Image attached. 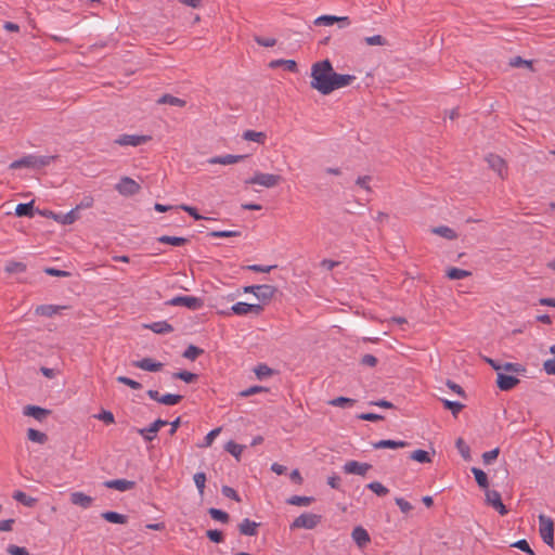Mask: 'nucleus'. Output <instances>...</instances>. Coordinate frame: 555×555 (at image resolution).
<instances>
[{
	"label": "nucleus",
	"instance_id": "338daca9",
	"mask_svg": "<svg viewBox=\"0 0 555 555\" xmlns=\"http://www.w3.org/2000/svg\"><path fill=\"white\" fill-rule=\"evenodd\" d=\"M512 546L514 547H517L519 548L520 551L522 552H526L528 554H531V555H534L533 551L531 550L529 543L527 542V540L522 539V540H518L517 542H515L514 544H512Z\"/></svg>",
	"mask_w": 555,
	"mask_h": 555
},
{
	"label": "nucleus",
	"instance_id": "e433bc0d",
	"mask_svg": "<svg viewBox=\"0 0 555 555\" xmlns=\"http://www.w3.org/2000/svg\"><path fill=\"white\" fill-rule=\"evenodd\" d=\"M502 370L515 374H521L524 375L527 370L526 367L520 363H513V362H504L502 363Z\"/></svg>",
	"mask_w": 555,
	"mask_h": 555
},
{
	"label": "nucleus",
	"instance_id": "4be33fe9",
	"mask_svg": "<svg viewBox=\"0 0 555 555\" xmlns=\"http://www.w3.org/2000/svg\"><path fill=\"white\" fill-rule=\"evenodd\" d=\"M351 537L360 547L365 546L371 541L367 531L361 526L352 530Z\"/></svg>",
	"mask_w": 555,
	"mask_h": 555
},
{
	"label": "nucleus",
	"instance_id": "e2e57ef3",
	"mask_svg": "<svg viewBox=\"0 0 555 555\" xmlns=\"http://www.w3.org/2000/svg\"><path fill=\"white\" fill-rule=\"evenodd\" d=\"M358 418L359 420H362V421H369V422H377V421H383L384 420V416L380 415V414H376V413H371V412H367V413H361L358 415Z\"/></svg>",
	"mask_w": 555,
	"mask_h": 555
},
{
	"label": "nucleus",
	"instance_id": "412c9836",
	"mask_svg": "<svg viewBox=\"0 0 555 555\" xmlns=\"http://www.w3.org/2000/svg\"><path fill=\"white\" fill-rule=\"evenodd\" d=\"M271 69L283 67L285 70L296 73L298 70L297 63L294 60H273L268 65Z\"/></svg>",
	"mask_w": 555,
	"mask_h": 555
},
{
	"label": "nucleus",
	"instance_id": "864d4df0",
	"mask_svg": "<svg viewBox=\"0 0 555 555\" xmlns=\"http://www.w3.org/2000/svg\"><path fill=\"white\" fill-rule=\"evenodd\" d=\"M202 353V350L197 348L196 346L190 345L183 352V357L189 360H195L199 354Z\"/></svg>",
	"mask_w": 555,
	"mask_h": 555
},
{
	"label": "nucleus",
	"instance_id": "1a4fd4ad",
	"mask_svg": "<svg viewBox=\"0 0 555 555\" xmlns=\"http://www.w3.org/2000/svg\"><path fill=\"white\" fill-rule=\"evenodd\" d=\"M170 306H183L192 310L201 308L202 300L194 296H176L168 301Z\"/></svg>",
	"mask_w": 555,
	"mask_h": 555
},
{
	"label": "nucleus",
	"instance_id": "4468645a",
	"mask_svg": "<svg viewBox=\"0 0 555 555\" xmlns=\"http://www.w3.org/2000/svg\"><path fill=\"white\" fill-rule=\"evenodd\" d=\"M372 466L367 463H359L357 461H349L344 465V472L347 474H354L364 476Z\"/></svg>",
	"mask_w": 555,
	"mask_h": 555
},
{
	"label": "nucleus",
	"instance_id": "a18cd8bd",
	"mask_svg": "<svg viewBox=\"0 0 555 555\" xmlns=\"http://www.w3.org/2000/svg\"><path fill=\"white\" fill-rule=\"evenodd\" d=\"M208 513L212 519L220 522H227L229 519V515L225 512L215 507L209 508Z\"/></svg>",
	"mask_w": 555,
	"mask_h": 555
},
{
	"label": "nucleus",
	"instance_id": "052dcab7",
	"mask_svg": "<svg viewBox=\"0 0 555 555\" xmlns=\"http://www.w3.org/2000/svg\"><path fill=\"white\" fill-rule=\"evenodd\" d=\"M95 417L103 421L105 424H113L115 422L114 414L111 411L103 410Z\"/></svg>",
	"mask_w": 555,
	"mask_h": 555
},
{
	"label": "nucleus",
	"instance_id": "423d86ee",
	"mask_svg": "<svg viewBox=\"0 0 555 555\" xmlns=\"http://www.w3.org/2000/svg\"><path fill=\"white\" fill-rule=\"evenodd\" d=\"M282 177L279 175L256 172L251 178L246 179L245 183L259 184L264 188H274L280 183Z\"/></svg>",
	"mask_w": 555,
	"mask_h": 555
},
{
	"label": "nucleus",
	"instance_id": "a19ab883",
	"mask_svg": "<svg viewBox=\"0 0 555 555\" xmlns=\"http://www.w3.org/2000/svg\"><path fill=\"white\" fill-rule=\"evenodd\" d=\"M27 437L30 441L37 442V443H44L47 440V435L44 433H41L34 428H29L27 430Z\"/></svg>",
	"mask_w": 555,
	"mask_h": 555
},
{
	"label": "nucleus",
	"instance_id": "0eeeda50",
	"mask_svg": "<svg viewBox=\"0 0 555 555\" xmlns=\"http://www.w3.org/2000/svg\"><path fill=\"white\" fill-rule=\"evenodd\" d=\"M321 520V516L312 513H304L291 525V529H298V528H305V529H313L318 526V524Z\"/></svg>",
	"mask_w": 555,
	"mask_h": 555
},
{
	"label": "nucleus",
	"instance_id": "f3484780",
	"mask_svg": "<svg viewBox=\"0 0 555 555\" xmlns=\"http://www.w3.org/2000/svg\"><path fill=\"white\" fill-rule=\"evenodd\" d=\"M133 366L149 372H157L163 367V363L154 361L151 358H143L141 360L133 361Z\"/></svg>",
	"mask_w": 555,
	"mask_h": 555
},
{
	"label": "nucleus",
	"instance_id": "393cba45",
	"mask_svg": "<svg viewBox=\"0 0 555 555\" xmlns=\"http://www.w3.org/2000/svg\"><path fill=\"white\" fill-rule=\"evenodd\" d=\"M144 326L156 334H166L173 331V327L167 321H157Z\"/></svg>",
	"mask_w": 555,
	"mask_h": 555
},
{
	"label": "nucleus",
	"instance_id": "774afa93",
	"mask_svg": "<svg viewBox=\"0 0 555 555\" xmlns=\"http://www.w3.org/2000/svg\"><path fill=\"white\" fill-rule=\"evenodd\" d=\"M543 369L548 375H555V357L543 363Z\"/></svg>",
	"mask_w": 555,
	"mask_h": 555
},
{
	"label": "nucleus",
	"instance_id": "ddd939ff",
	"mask_svg": "<svg viewBox=\"0 0 555 555\" xmlns=\"http://www.w3.org/2000/svg\"><path fill=\"white\" fill-rule=\"evenodd\" d=\"M43 215L47 216V217L52 218L56 222H59L61 224H64V225L73 224L78 219V215L76 214V209H72V210H69L66 214H56V212H53V211H49V212H44Z\"/></svg>",
	"mask_w": 555,
	"mask_h": 555
},
{
	"label": "nucleus",
	"instance_id": "8fccbe9b",
	"mask_svg": "<svg viewBox=\"0 0 555 555\" xmlns=\"http://www.w3.org/2000/svg\"><path fill=\"white\" fill-rule=\"evenodd\" d=\"M225 450L230 452L232 455H234L236 459H240V455L243 452V446L235 443L233 441H230L225 446Z\"/></svg>",
	"mask_w": 555,
	"mask_h": 555
},
{
	"label": "nucleus",
	"instance_id": "a878e982",
	"mask_svg": "<svg viewBox=\"0 0 555 555\" xmlns=\"http://www.w3.org/2000/svg\"><path fill=\"white\" fill-rule=\"evenodd\" d=\"M430 231H431V233L437 234V235H439L443 238H447L449 241L457 238V233L453 229H451L447 225L435 227Z\"/></svg>",
	"mask_w": 555,
	"mask_h": 555
},
{
	"label": "nucleus",
	"instance_id": "9b49d317",
	"mask_svg": "<svg viewBox=\"0 0 555 555\" xmlns=\"http://www.w3.org/2000/svg\"><path fill=\"white\" fill-rule=\"evenodd\" d=\"M486 160H487L489 167L492 170H494L495 172H498V175L501 178L505 177L507 168H506L505 160L501 156L495 155V154H489L486 157Z\"/></svg>",
	"mask_w": 555,
	"mask_h": 555
},
{
	"label": "nucleus",
	"instance_id": "0e129e2a",
	"mask_svg": "<svg viewBox=\"0 0 555 555\" xmlns=\"http://www.w3.org/2000/svg\"><path fill=\"white\" fill-rule=\"evenodd\" d=\"M395 502L396 504L399 506L400 511L404 514H408L409 512L412 511L413 506L411 505V503H409L406 500H404L403 498H396L395 499Z\"/></svg>",
	"mask_w": 555,
	"mask_h": 555
},
{
	"label": "nucleus",
	"instance_id": "ea45409f",
	"mask_svg": "<svg viewBox=\"0 0 555 555\" xmlns=\"http://www.w3.org/2000/svg\"><path fill=\"white\" fill-rule=\"evenodd\" d=\"M138 434L145 440V441H153L156 437L157 429L152 426V424L147 427L138 429Z\"/></svg>",
	"mask_w": 555,
	"mask_h": 555
},
{
	"label": "nucleus",
	"instance_id": "cd10ccee",
	"mask_svg": "<svg viewBox=\"0 0 555 555\" xmlns=\"http://www.w3.org/2000/svg\"><path fill=\"white\" fill-rule=\"evenodd\" d=\"M472 473L475 477V480L477 482V485L481 488V489H486L488 490L489 488V480H488V476L487 474L480 469V468H477V467H472Z\"/></svg>",
	"mask_w": 555,
	"mask_h": 555
},
{
	"label": "nucleus",
	"instance_id": "4d7b16f0",
	"mask_svg": "<svg viewBox=\"0 0 555 555\" xmlns=\"http://www.w3.org/2000/svg\"><path fill=\"white\" fill-rule=\"evenodd\" d=\"M263 310V304H247L245 302V314L253 313V314H260V312Z\"/></svg>",
	"mask_w": 555,
	"mask_h": 555
},
{
	"label": "nucleus",
	"instance_id": "2eb2a0df",
	"mask_svg": "<svg viewBox=\"0 0 555 555\" xmlns=\"http://www.w3.org/2000/svg\"><path fill=\"white\" fill-rule=\"evenodd\" d=\"M104 486L108 489H114L120 492H125L134 488L135 482L127 479H113L104 482Z\"/></svg>",
	"mask_w": 555,
	"mask_h": 555
},
{
	"label": "nucleus",
	"instance_id": "49530a36",
	"mask_svg": "<svg viewBox=\"0 0 555 555\" xmlns=\"http://www.w3.org/2000/svg\"><path fill=\"white\" fill-rule=\"evenodd\" d=\"M338 20V16H334V15H322V16H319L315 21H314V24L315 25H323V26H332L336 23V21Z\"/></svg>",
	"mask_w": 555,
	"mask_h": 555
},
{
	"label": "nucleus",
	"instance_id": "bb28decb",
	"mask_svg": "<svg viewBox=\"0 0 555 555\" xmlns=\"http://www.w3.org/2000/svg\"><path fill=\"white\" fill-rule=\"evenodd\" d=\"M254 373L257 379L263 380L274 375L275 371L269 367L267 364L260 363L254 369Z\"/></svg>",
	"mask_w": 555,
	"mask_h": 555
},
{
	"label": "nucleus",
	"instance_id": "c9c22d12",
	"mask_svg": "<svg viewBox=\"0 0 555 555\" xmlns=\"http://www.w3.org/2000/svg\"><path fill=\"white\" fill-rule=\"evenodd\" d=\"M410 459L420 463H431L429 453L425 450H415L410 454Z\"/></svg>",
	"mask_w": 555,
	"mask_h": 555
},
{
	"label": "nucleus",
	"instance_id": "c85d7f7f",
	"mask_svg": "<svg viewBox=\"0 0 555 555\" xmlns=\"http://www.w3.org/2000/svg\"><path fill=\"white\" fill-rule=\"evenodd\" d=\"M106 521L108 522H112V524H120V525H124L127 522V516L126 515H122V514H119L117 512H112V511H108V512H104L102 513L101 515Z\"/></svg>",
	"mask_w": 555,
	"mask_h": 555
},
{
	"label": "nucleus",
	"instance_id": "6e6552de",
	"mask_svg": "<svg viewBox=\"0 0 555 555\" xmlns=\"http://www.w3.org/2000/svg\"><path fill=\"white\" fill-rule=\"evenodd\" d=\"M115 189L120 195L131 196L140 191V184L129 177H122Z\"/></svg>",
	"mask_w": 555,
	"mask_h": 555
},
{
	"label": "nucleus",
	"instance_id": "2f4dec72",
	"mask_svg": "<svg viewBox=\"0 0 555 555\" xmlns=\"http://www.w3.org/2000/svg\"><path fill=\"white\" fill-rule=\"evenodd\" d=\"M441 402L443 404V408L446 410L451 411V413L454 417H456L457 414L464 409V404H462L461 402H457V401L442 399Z\"/></svg>",
	"mask_w": 555,
	"mask_h": 555
},
{
	"label": "nucleus",
	"instance_id": "09e8293b",
	"mask_svg": "<svg viewBox=\"0 0 555 555\" xmlns=\"http://www.w3.org/2000/svg\"><path fill=\"white\" fill-rule=\"evenodd\" d=\"M196 488L198 489L199 494L204 493L205 483H206V475L203 472L196 473L193 477Z\"/></svg>",
	"mask_w": 555,
	"mask_h": 555
},
{
	"label": "nucleus",
	"instance_id": "37998d69",
	"mask_svg": "<svg viewBox=\"0 0 555 555\" xmlns=\"http://www.w3.org/2000/svg\"><path fill=\"white\" fill-rule=\"evenodd\" d=\"M366 487L378 496H385L389 492L379 481H372Z\"/></svg>",
	"mask_w": 555,
	"mask_h": 555
},
{
	"label": "nucleus",
	"instance_id": "6ab92c4d",
	"mask_svg": "<svg viewBox=\"0 0 555 555\" xmlns=\"http://www.w3.org/2000/svg\"><path fill=\"white\" fill-rule=\"evenodd\" d=\"M64 309H66L65 306L40 305L36 308L35 312H36V314L42 315V317H53L55 314L61 313Z\"/></svg>",
	"mask_w": 555,
	"mask_h": 555
},
{
	"label": "nucleus",
	"instance_id": "72a5a7b5",
	"mask_svg": "<svg viewBox=\"0 0 555 555\" xmlns=\"http://www.w3.org/2000/svg\"><path fill=\"white\" fill-rule=\"evenodd\" d=\"M159 243L169 244L172 246H182L184 245L188 240L185 237L180 236H169V235H163L157 238Z\"/></svg>",
	"mask_w": 555,
	"mask_h": 555
},
{
	"label": "nucleus",
	"instance_id": "79ce46f5",
	"mask_svg": "<svg viewBox=\"0 0 555 555\" xmlns=\"http://www.w3.org/2000/svg\"><path fill=\"white\" fill-rule=\"evenodd\" d=\"M181 399L182 396L180 395L166 393L163 395L162 398H159V403L165 405H176L181 401Z\"/></svg>",
	"mask_w": 555,
	"mask_h": 555
},
{
	"label": "nucleus",
	"instance_id": "f03ea898",
	"mask_svg": "<svg viewBox=\"0 0 555 555\" xmlns=\"http://www.w3.org/2000/svg\"><path fill=\"white\" fill-rule=\"evenodd\" d=\"M54 159V156H46V155H34L29 154L20 159H16L10 164L11 169L18 168H31V169H40L50 165V163Z\"/></svg>",
	"mask_w": 555,
	"mask_h": 555
},
{
	"label": "nucleus",
	"instance_id": "680f3d73",
	"mask_svg": "<svg viewBox=\"0 0 555 555\" xmlns=\"http://www.w3.org/2000/svg\"><path fill=\"white\" fill-rule=\"evenodd\" d=\"M509 65L512 67H521V66H527V67H532V62L531 61H527V60H524L521 59L520 56H515L513 59H511L509 61Z\"/></svg>",
	"mask_w": 555,
	"mask_h": 555
},
{
	"label": "nucleus",
	"instance_id": "9d476101",
	"mask_svg": "<svg viewBox=\"0 0 555 555\" xmlns=\"http://www.w3.org/2000/svg\"><path fill=\"white\" fill-rule=\"evenodd\" d=\"M150 139L149 135L122 134L115 140V143L121 146H138L146 143Z\"/></svg>",
	"mask_w": 555,
	"mask_h": 555
},
{
	"label": "nucleus",
	"instance_id": "39448f33",
	"mask_svg": "<svg viewBox=\"0 0 555 555\" xmlns=\"http://www.w3.org/2000/svg\"><path fill=\"white\" fill-rule=\"evenodd\" d=\"M539 531L543 542L550 546L554 544V522L551 517L541 514L539 516Z\"/></svg>",
	"mask_w": 555,
	"mask_h": 555
},
{
	"label": "nucleus",
	"instance_id": "6e6d98bb",
	"mask_svg": "<svg viewBox=\"0 0 555 555\" xmlns=\"http://www.w3.org/2000/svg\"><path fill=\"white\" fill-rule=\"evenodd\" d=\"M446 385L450 390H452L456 395L461 396L462 398H466L465 390L459 384L454 383L451 379H447Z\"/></svg>",
	"mask_w": 555,
	"mask_h": 555
},
{
	"label": "nucleus",
	"instance_id": "473e14b6",
	"mask_svg": "<svg viewBox=\"0 0 555 555\" xmlns=\"http://www.w3.org/2000/svg\"><path fill=\"white\" fill-rule=\"evenodd\" d=\"M157 103L158 104H169L172 106H184L185 105L184 100L173 96V95H170V94H164L163 96H160L157 100Z\"/></svg>",
	"mask_w": 555,
	"mask_h": 555
},
{
	"label": "nucleus",
	"instance_id": "5701e85b",
	"mask_svg": "<svg viewBox=\"0 0 555 555\" xmlns=\"http://www.w3.org/2000/svg\"><path fill=\"white\" fill-rule=\"evenodd\" d=\"M409 446V442L402 440H379L373 443L374 449H399L405 448Z\"/></svg>",
	"mask_w": 555,
	"mask_h": 555
},
{
	"label": "nucleus",
	"instance_id": "bf43d9fd",
	"mask_svg": "<svg viewBox=\"0 0 555 555\" xmlns=\"http://www.w3.org/2000/svg\"><path fill=\"white\" fill-rule=\"evenodd\" d=\"M255 41L261 47H273L276 43V39L270 37L255 36Z\"/></svg>",
	"mask_w": 555,
	"mask_h": 555
},
{
	"label": "nucleus",
	"instance_id": "3c124183",
	"mask_svg": "<svg viewBox=\"0 0 555 555\" xmlns=\"http://www.w3.org/2000/svg\"><path fill=\"white\" fill-rule=\"evenodd\" d=\"M499 454H500V449L499 448H495V449H493L491 451L485 452L482 454V462H483V464L485 465L491 464L494 460L498 459Z\"/></svg>",
	"mask_w": 555,
	"mask_h": 555
},
{
	"label": "nucleus",
	"instance_id": "5fc2aeb1",
	"mask_svg": "<svg viewBox=\"0 0 555 555\" xmlns=\"http://www.w3.org/2000/svg\"><path fill=\"white\" fill-rule=\"evenodd\" d=\"M116 379L118 383L127 385L132 389H141L142 388V385L139 382L131 379L129 377L118 376Z\"/></svg>",
	"mask_w": 555,
	"mask_h": 555
},
{
	"label": "nucleus",
	"instance_id": "f257e3e1",
	"mask_svg": "<svg viewBox=\"0 0 555 555\" xmlns=\"http://www.w3.org/2000/svg\"><path fill=\"white\" fill-rule=\"evenodd\" d=\"M334 68L330 60L319 61L311 66L310 86L323 95L332 93Z\"/></svg>",
	"mask_w": 555,
	"mask_h": 555
},
{
	"label": "nucleus",
	"instance_id": "13d9d810",
	"mask_svg": "<svg viewBox=\"0 0 555 555\" xmlns=\"http://www.w3.org/2000/svg\"><path fill=\"white\" fill-rule=\"evenodd\" d=\"M7 552L10 555H30L29 552L25 547L17 546V545H14V544L8 545Z\"/></svg>",
	"mask_w": 555,
	"mask_h": 555
},
{
	"label": "nucleus",
	"instance_id": "4c0bfd02",
	"mask_svg": "<svg viewBox=\"0 0 555 555\" xmlns=\"http://www.w3.org/2000/svg\"><path fill=\"white\" fill-rule=\"evenodd\" d=\"M356 403L354 399L347 398V397H337L328 401V404L332 406H339V408H350Z\"/></svg>",
	"mask_w": 555,
	"mask_h": 555
},
{
	"label": "nucleus",
	"instance_id": "f704fd0d",
	"mask_svg": "<svg viewBox=\"0 0 555 555\" xmlns=\"http://www.w3.org/2000/svg\"><path fill=\"white\" fill-rule=\"evenodd\" d=\"M455 447L465 461L470 460V448L463 438L456 439Z\"/></svg>",
	"mask_w": 555,
	"mask_h": 555
},
{
	"label": "nucleus",
	"instance_id": "603ef678",
	"mask_svg": "<svg viewBox=\"0 0 555 555\" xmlns=\"http://www.w3.org/2000/svg\"><path fill=\"white\" fill-rule=\"evenodd\" d=\"M364 42L369 46H385L387 43V40L380 35H375L371 37H365Z\"/></svg>",
	"mask_w": 555,
	"mask_h": 555
},
{
	"label": "nucleus",
	"instance_id": "a211bd4d",
	"mask_svg": "<svg viewBox=\"0 0 555 555\" xmlns=\"http://www.w3.org/2000/svg\"><path fill=\"white\" fill-rule=\"evenodd\" d=\"M354 79H356V77L353 75L337 74L335 72L334 76H333V82H332V92L337 90V89H340V88H344V87H347V86L351 85V82Z\"/></svg>",
	"mask_w": 555,
	"mask_h": 555
},
{
	"label": "nucleus",
	"instance_id": "de8ad7c7",
	"mask_svg": "<svg viewBox=\"0 0 555 555\" xmlns=\"http://www.w3.org/2000/svg\"><path fill=\"white\" fill-rule=\"evenodd\" d=\"M501 494L496 490H487L486 491V502L488 505L492 506L496 504V502H500Z\"/></svg>",
	"mask_w": 555,
	"mask_h": 555
},
{
	"label": "nucleus",
	"instance_id": "c03bdc74",
	"mask_svg": "<svg viewBox=\"0 0 555 555\" xmlns=\"http://www.w3.org/2000/svg\"><path fill=\"white\" fill-rule=\"evenodd\" d=\"M26 264L18 261H10L5 266V271L8 273H22L25 272Z\"/></svg>",
	"mask_w": 555,
	"mask_h": 555
},
{
	"label": "nucleus",
	"instance_id": "20e7f679",
	"mask_svg": "<svg viewBox=\"0 0 555 555\" xmlns=\"http://www.w3.org/2000/svg\"><path fill=\"white\" fill-rule=\"evenodd\" d=\"M276 288L274 286L267 284L245 286V294L255 295L256 298L262 304L269 302L274 296Z\"/></svg>",
	"mask_w": 555,
	"mask_h": 555
},
{
	"label": "nucleus",
	"instance_id": "b1692460",
	"mask_svg": "<svg viewBox=\"0 0 555 555\" xmlns=\"http://www.w3.org/2000/svg\"><path fill=\"white\" fill-rule=\"evenodd\" d=\"M23 413L26 416L36 418L37 421H42L49 414V411L37 405H26Z\"/></svg>",
	"mask_w": 555,
	"mask_h": 555
},
{
	"label": "nucleus",
	"instance_id": "7ed1b4c3",
	"mask_svg": "<svg viewBox=\"0 0 555 555\" xmlns=\"http://www.w3.org/2000/svg\"><path fill=\"white\" fill-rule=\"evenodd\" d=\"M267 139L268 135L263 131L245 130V158L264 145Z\"/></svg>",
	"mask_w": 555,
	"mask_h": 555
},
{
	"label": "nucleus",
	"instance_id": "c756f323",
	"mask_svg": "<svg viewBox=\"0 0 555 555\" xmlns=\"http://www.w3.org/2000/svg\"><path fill=\"white\" fill-rule=\"evenodd\" d=\"M446 275L450 280H462L470 276L472 272L464 269L452 267L447 270Z\"/></svg>",
	"mask_w": 555,
	"mask_h": 555
},
{
	"label": "nucleus",
	"instance_id": "58836bf2",
	"mask_svg": "<svg viewBox=\"0 0 555 555\" xmlns=\"http://www.w3.org/2000/svg\"><path fill=\"white\" fill-rule=\"evenodd\" d=\"M15 214L18 217H33V202L18 204Z\"/></svg>",
	"mask_w": 555,
	"mask_h": 555
},
{
	"label": "nucleus",
	"instance_id": "7c9ffc66",
	"mask_svg": "<svg viewBox=\"0 0 555 555\" xmlns=\"http://www.w3.org/2000/svg\"><path fill=\"white\" fill-rule=\"evenodd\" d=\"M314 501L313 496L293 495L286 500L287 504L296 506H308Z\"/></svg>",
	"mask_w": 555,
	"mask_h": 555
},
{
	"label": "nucleus",
	"instance_id": "dca6fc26",
	"mask_svg": "<svg viewBox=\"0 0 555 555\" xmlns=\"http://www.w3.org/2000/svg\"><path fill=\"white\" fill-rule=\"evenodd\" d=\"M70 502L82 508H89L93 504V498L83 492L76 491L70 493Z\"/></svg>",
	"mask_w": 555,
	"mask_h": 555
},
{
	"label": "nucleus",
	"instance_id": "aec40b11",
	"mask_svg": "<svg viewBox=\"0 0 555 555\" xmlns=\"http://www.w3.org/2000/svg\"><path fill=\"white\" fill-rule=\"evenodd\" d=\"M242 158H243V156H241V155L227 154V155L211 157L207 162L210 165L218 164V165L227 166V165L235 164V163L240 162Z\"/></svg>",
	"mask_w": 555,
	"mask_h": 555
},
{
	"label": "nucleus",
	"instance_id": "69168bd1",
	"mask_svg": "<svg viewBox=\"0 0 555 555\" xmlns=\"http://www.w3.org/2000/svg\"><path fill=\"white\" fill-rule=\"evenodd\" d=\"M371 180H372L371 176L358 177V179L356 180V184L359 185L360 188L364 189L365 191L371 192L372 189L369 184Z\"/></svg>",
	"mask_w": 555,
	"mask_h": 555
},
{
	"label": "nucleus",
	"instance_id": "f8f14e48",
	"mask_svg": "<svg viewBox=\"0 0 555 555\" xmlns=\"http://www.w3.org/2000/svg\"><path fill=\"white\" fill-rule=\"evenodd\" d=\"M519 379L513 375H507L499 372L496 376V386L502 391L512 390L519 384Z\"/></svg>",
	"mask_w": 555,
	"mask_h": 555
}]
</instances>
